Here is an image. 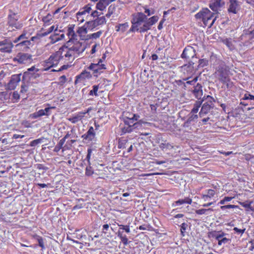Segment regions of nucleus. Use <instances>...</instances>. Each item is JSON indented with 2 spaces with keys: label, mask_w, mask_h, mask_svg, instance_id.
<instances>
[{
  "label": "nucleus",
  "mask_w": 254,
  "mask_h": 254,
  "mask_svg": "<svg viewBox=\"0 0 254 254\" xmlns=\"http://www.w3.org/2000/svg\"><path fill=\"white\" fill-rule=\"evenodd\" d=\"M14 61L21 64L30 63L32 61V56L27 53H19L14 58Z\"/></svg>",
  "instance_id": "7"
},
{
  "label": "nucleus",
  "mask_w": 254,
  "mask_h": 254,
  "mask_svg": "<svg viewBox=\"0 0 254 254\" xmlns=\"http://www.w3.org/2000/svg\"><path fill=\"white\" fill-rule=\"evenodd\" d=\"M208 64V60L206 59L198 60V64L197 65V70L200 68L204 67Z\"/></svg>",
  "instance_id": "25"
},
{
  "label": "nucleus",
  "mask_w": 254,
  "mask_h": 254,
  "mask_svg": "<svg viewBox=\"0 0 254 254\" xmlns=\"http://www.w3.org/2000/svg\"><path fill=\"white\" fill-rule=\"evenodd\" d=\"M93 171L91 166H88L86 168L85 174L86 176H90L93 174Z\"/></svg>",
  "instance_id": "49"
},
{
  "label": "nucleus",
  "mask_w": 254,
  "mask_h": 254,
  "mask_svg": "<svg viewBox=\"0 0 254 254\" xmlns=\"http://www.w3.org/2000/svg\"><path fill=\"white\" fill-rule=\"evenodd\" d=\"M108 0H100L96 4V8L101 11L104 10L107 6Z\"/></svg>",
  "instance_id": "20"
},
{
  "label": "nucleus",
  "mask_w": 254,
  "mask_h": 254,
  "mask_svg": "<svg viewBox=\"0 0 254 254\" xmlns=\"http://www.w3.org/2000/svg\"><path fill=\"white\" fill-rule=\"evenodd\" d=\"M188 224L185 222L183 223L180 226L181 234L183 236H185V233L188 228Z\"/></svg>",
  "instance_id": "44"
},
{
  "label": "nucleus",
  "mask_w": 254,
  "mask_h": 254,
  "mask_svg": "<svg viewBox=\"0 0 254 254\" xmlns=\"http://www.w3.org/2000/svg\"><path fill=\"white\" fill-rule=\"evenodd\" d=\"M128 26V24L127 22L123 24H119L118 26H116V28H117L116 31H121L122 32H124L126 31Z\"/></svg>",
  "instance_id": "27"
},
{
  "label": "nucleus",
  "mask_w": 254,
  "mask_h": 254,
  "mask_svg": "<svg viewBox=\"0 0 254 254\" xmlns=\"http://www.w3.org/2000/svg\"><path fill=\"white\" fill-rule=\"evenodd\" d=\"M19 16L16 13L12 12L10 10V13L8 16V23L9 26L15 27L16 29H20L22 27V24L17 22Z\"/></svg>",
  "instance_id": "5"
},
{
  "label": "nucleus",
  "mask_w": 254,
  "mask_h": 254,
  "mask_svg": "<svg viewBox=\"0 0 254 254\" xmlns=\"http://www.w3.org/2000/svg\"><path fill=\"white\" fill-rule=\"evenodd\" d=\"M66 77L64 75L61 76L59 78L60 81H59V84H60L61 85H63L66 82Z\"/></svg>",
  "instance_id": "55"
},
{
  "label": "nucleus",
  "mask_w": 254,
  "mask_h": 254,
  "mask_svg": "<svg viewBox=\"0 0 254 254\" xmlns=\"http://www.w3.org/2000/svg\"><path fill=\"white\" fill-rule=\"evenodd\" d=\"M252 203V202H250L249 203H243L242 204V205H243V207H244L245 208H249V209H250L252 211H254V208L251 206Z\"/></svg>",
  "instance_id": "56"
},
{
  "label": "nucleus",
  "mask_w": 254,
  "mask_h": 254,
  "mask_svg": "<svg viewBox=\"0 0 254 254\" xmlns=\"http://www.w3.org/2000/svg\"><path fill=\"white\" fill-rule=\"evenodd\" d=\"M213 211V209L212 208H208V209H200L196 210L195 212L196 214L198 215H202L203 214H205L206 211Z\"/></svg>",
  "instance_id": "42"
},
{
  "label": "nucleus",
  "mask_w": 254,
  "mask_h": 254,
  "mask_svg": "<svg viewBox=\"0 0 254 254\" xmlns=\"http://www.w3.org/2000/svg\"><path fill=\"white\" fill-rule=\"evenodd\" d=\"M205 11L204 10V8H203L202 10L198 12L195 15V17L197 19H202V21H203L204 16L205 14Z\"/></svg>",
  "instance_id": "35"
},
{
  "label": "nucleus",
  "mask_w": 254,
  "mask_h": 254,
  "mask_svg": "<svg viewBox=\"0 0 254 254\" xmlns=\"http://www.w3.org/2000/svg\"><path fill=\"white\" fill-rule=\"evenodd\" d=\"M192 92L195 98L198 99H200L202 96V86L201 84L197 83L196 85L194 86Z\"/></svg>",
  "instance_id": "17"
},
{
  "label": "nucleus",
  "mask_w": 254,
  "mask_h": 254,
  "mask_svg": "<svg viewBox=\"0 0 254 254\" xmlns=\"http://www.w3.org/2000/svg\"><path fill=\"white\" fill-rule=\"evenodd\" d=\"M38 245L42 248V249H45L43 239L42 237H39L38 238Z\"/></svg>",
  "instance_id": "53"
},
{
  "label": "nucleus",
  "mask_w": 254,
  "mask_h": 254,
  "mask_svg": "<svg viewBox=\"0 0 254 254\" xmlns=\"http://www.w3.org/2000/svg\"><path fill=\"white\" fill-rule=\"evenodd\" d=\"M39 71L35 66H33L27 69V70L23 73L22 82H30L32 79H36L40 77V74L38 73Z\"/></svg>",
  "instance_id": "3"
},
{
  "label": "nucleus",
  "mask_w": 254,
  "mask_h": 254,
  "mask_svg": "<svg viewBox=\"0 0 254 254\" xmlns=\"http://www.w3.org/2000/svg\"><path fill=\"white\" fill-rule=\"evenodd\" d=\"M74 25H71L68 27L67 29V35L68 36H71V38L66 43V44L68 45V44L72 41V39L74 38V37L76 36L74 31Z\"/></svg>",
  "instance_id": "19"
},
{
  "label": "nucleus",
  "mask_w": 254,
  "mask_h": 254,
  "mask_svg": "<svg viewBox=\"0 0 254 254\" xmlns=\"http://www.w3.org/2000/svg\"><path fill=\"white\" fill-rule=\"evenodd\" d=\"M87 29H88V25L85 24L81 27H79L78 30H77V33L79 34H81L82 33L86 34L87 33Z\"/></svg>",
  "instance_id": "34"
},
{
  "label": "nucleus",
  "mask_w": 254,
  "mask_h": 254,
  "mask_svg": "<svg viewBox=\"0 0 254 254\" xmlns=\"http://www.w3.org/2000/svg\"><path fill=\"white\" fill-rule=\"evenodd\" d=\"M225 2L222 0H211L209 2V7L215 12H218V11L223 7Z\"/></svg>",
  "instance_id": "12"
},
{
  "label": "nucleus",
  "mask_w": 254,
  "mask_h": 254,
  "mask_svg": "<svg viewBox=\"0 0 254 254\" xmlns=\"http://www.w3.org/2000/svg\"><path fill=\"white\" fill-rule=\"evenodd\" d=\"M52 15L48 14L46 16H44L42 20L44 23H48L52 19Z\"/></svg>",
  "instance_id": "52"
},
{
  "label": "nucleus",
  "mask_w": 254,
  "mask_h": 254,
  "mask_svg": "<svg viewBox=\"0 0 254 254\" xmlns=\"http://www.w3.org/2000/svg\"><path fill=\"white\" fill-rule=\"evenodd\" d=\"M91 77L92 75L89 71H87L85 70H83L80 74L76 76L75 84H76L77 82L84 80L85 78L89 79L91 78Z\"/></svg>",
  "instance_id": "16"
},
{
  "label": "nucleus",
  "mask_w": 254,
  "mask_h": 254,
  "mask_svg": "<svg viewBox=\"0 0 254 254\" xmlns=\"http://www.w3.org/2000/svg\"><path fill=\"white\" fill-rule=\"evenodd\" d=\"M127 143V139H120L119 140L118 147L119 148H125Z\"/></svg>",
  "instance_id": "36"
},
{
  "label": "nucleus",
  "mask_w": 254,
  "mask_h": 254,
  "mask_svg": "<svg viewBox=\"0 0 254 254\" xmlns=\"http://www.w3.org/2000/svg\"><path fill=\"white\" fill-rule=\"evenodd\" d=\"M91 153H92V149H90V148H88V150H87V156H86V159L87 160L88 163L89 165L90 164V156H91Z\"/></svg>",
  "instance_id": "60"
},
{
  "label": "nucleus",
  "mask_w": 254,
  "mask_h": 254,
  "mask_svg": "<svg viewBox=\"0 0 254 254\" xmlns=\"http://www.w3.org/2000/svg\"><path fill=\"white\" fill-rule=\"evenodd\" d=\"M148 124L147 122H144L142 120H140L138 121L135 122L134 124H133L132 126L134 129H139L142 127V125H145Z\"/></svg>",
  "instance_id": "29"
},
{
  "label": "nucleus",
  "mask_w": 254,
  "mask_h": 254,
  "mask_svg": "<svg viewBox=\"0 0 254 254\" xmlns=\"http://www.w3.org/2000/svg\"><path fill=\"white\" fill-rule=\"evenodd\" d=\"M243 100H254V96L250 94L246 93L245 94L244 97L242 98Z\"/></svg>",
  "instance_id": "50"
},
{
  "label": "nucleus",
  "mask_w": 254,
  "mask_h": 254,
  "mask_svg": "<svg viewBox=\"0 0 254 254\" xmlns=\"http://www.w3.org/2000/svg\"><path fill=\"white\" fill-rule=\"evenodd\" d=\"M233 230L237 234L242 235L245 232L246 229L244 228L243 229H240L238 228L237 227H234Z\"/></svg>",
  "instance_id": "59"
},
{
  "label": "nucleus",
  "mask_w": 254,
  "mask_h": 254,
  "mask_svg": "<svg viewBox=\"0 0 254 254\" xmlns=\"http://www.w3.org/2000/svg\"><path fill=\"white\" fill-rule=\"evenodd\" d=\"M102 34V31H99L96 33H94L90 35H88L87 36L88 37L89 39H97L99 38Z\"/></svg>",
  "instance_id": "37"
},
{
  "label": "nucleus",
  "mask_w": 254,
  "mask_h": 254,
  "mask_svg": "<svg viewBox=\"0 0 254 254\" xmlns=\"http://www.w3.org/2000/svg\"><path fill=\"white\" fill-rule=\"evenodd\" d=\"M21 73L12 75L7 85L6 88L10 90H14L21 80Z\"/></svg>",
  "instance_id": "10"
},
{
  "label": "nucleus",
  "mask_w": 254,
  "mask_h": 254,
  "mask_svg": "<svg viewBox=\"0 0 254 254\" xmlns=\"http://www.w3.org/2000/svg\"><path fill=\"white\" fill-rule=\"evenodd\" d=\"M210 234L212 235V237L215 238L218 242H219V240H221L223 238V237L221 236L220 235H219L216 231L210 232Z\"/></svg>",
  "instance_id": "41"
},
{
  "label": "nucleus",
  "mask_w": 254,
  "mask_h": 254,
  "mask_svg": "<svg viewBox=\"0 0 254 254\" xmlns=\"http://www.w3.org/2000/svg\"><path fill=\"white\" fill-rule=\"evenodd\" d=\"M231 242V239L227 238L226 237L222 238L221 240H219L218 242V245L219 246L222 245L223 244H225L227 243H229Z\"/></svg>",
  "instance_id": "43"
},
{
  "label": "nucleus",
  "mask_w": 254,
  "mask_h": 254,
  "mask_svg": "<svg viewBox=\"0 0 254 254\" xmlns=\"http://www.w3.org/2000/svg\"><path fill=\"white\" fill-rule=\"evenodd\" d=\"M2 98H3L5 100L8 99V94L6 91L1 92L0 93V98L1 99Z\"/></svg>",
  "instance_id": "61"
},
{
  "label": "nucleus",
  "mask_w": 254,
  "mask_h": 254,
  "mask_svg": "<svg viewBox=\"0 0 254 254\" xmlns=\"http://www.w3.org/2000/svg\"><path fill=\"white\" fill-rule=\"evenodd\" d=\"M120 239L124 245L126 246L128 244V239L125 235Z\"/></svg>",
  "instance_id": "57"
},
{
  "label": "nucleus",
  "mask_w": 254,
  "mask_h": 254,
  "mask_svg": "<svg viewBox=\"0 0 254 254\" xmlns=\"http://www.w3.org/2000/svg\"><path fill=\"white\" fill-rule=\"evenodd\" d=\"M160 148L163 151L170 150L174 148V146L169 143H162L159 145Z\"/></svg>",
  "instance_id": "24"
},
{
  "label": "nucleus",
  "mask_w": 254,
  "mask_h": 254,
  "mask_svg": "<svg viewBox=\"0 0 254 254\" xmlns=\"http://www.w3.org/2000/svg\"><path fill=\"white\" fill-rule=\"evenodd\" d=\"M31 44L30 41L29 40H23V41L20 42L19 43L17 44L16 46L18 47L19 46H26V48H28V46L30 45Z\"/></svg>",
  "instance_id": "48"
},
{
  "label": "nucleus",
  "mask_w": 254,
  "mask_h": 254,
  "mask_svg": "<svg viewBox=\"0 0 254 254\" xmlns=\"http://www.w3.org/2000/svg\"><path fill=\"white\" fill-rule=\"evenodd\" d=\"M159 17L157 15L148 18L143 12H137L131 15V26L129 31L137 32L140 33H145L151 29V26L158 20Z\"/></svg>",
  "instance_id": "1"
},
{
  "label": "nucleus",
  "mask_w": 254,
  "mask_h": 254,
  "mask_svg": "<svg viewBox=\"0 0 254 254\" xmlns=\"http://www.w3.org/2000/svg\"><path fill=\"white\" fill-rule=\"evenodd\" d=\"M198 118L197 115L190 112L189 115V118L184 123V127H189L190 125L194 124L196 119Z\"/></svg>",
  "instance_id": "18"
},
{
  "label": "nucleus",
  "mask_w": 254,
  "mask_h": 254,
  "mask_svg": "<svg viewBox=\"0 0 254 254\" xmlns=\"http://www.w3.org/2000/svg\"><path fill=\"white\" fill-rule=\"evenodd\" d=\"M82 46V43L78 42L76 44H75L71 48H68L69 51H74L79 54V51L80 47Z\"/></svg>",
  "instance_id": "23"
},
{
  "label": "nucleus",
  "mask_w": 254,
  "mask_h": 254,
  "mask_svg": "<svg viewBox=\"0 0 254 254\" xmlns=\"http://www.w3.org/2000/svg\"><path fill=\"white\" fill-rule=\"evenodd\" d=\"M106 20L105 16H102L100 17H97L96 19L94 20L87 21L85 23V24L88 25V29L92 31L97 26L103 25L106 23Z\"/></svg>",
  "instance_id": "6"
},
{
  "label": "nucleus",
  "mask_w": 254,
  "mask_h": 254,
  "mask_svg": "<svg viewBox=\"0 0 254 254\" xmlns=\"http://www.w3.org/2000/svg\"><path fill=\"white\" fill-rule=\"evenodd\" d=\"M126 126L122 128V132L123 133H129L134 130L132 125L131 126L125 125Z\"/></svg>",
  "instance_id": "30"
},
{
  "label": "nucleus",
  "mask_w": 254,
  "mask_h": 254,
  "mask_svg": "<svg viewBox=\"0 0 254 254\" xmlns=\"http://www.w3.org/2000/svg\"><path fill=\"white\" fill-rule=\"evenodd\" d=\"M93 89L90 91L89 92V95H93L97 96L98 95L97 94V91L98 90V85H94L93 87Z\"/></svg>",
  "instance_id": "40"
},
{
  "label": "nucleus",
  "mask_w": 254,
  "mask_h": 254,
  "mask_svg": "<svg viewBox=\"0 0 254 254\" xmlns=\"http://www.w3.org/2000/svg\"><path fill=\"white\" fill-rule=\"evenodd\" d=\"M64 139H61L59 142L58 143V144L55 146L54 148V151L55 152H58L60 150L61 148H62L64 144Z\"/></svg>",
  "instance_id": "33"
},
{
  "label": "nucleus",
  "mask_w": 254,
  "mask_h": 254,
  "mask_svg": "<svg viewBox=\"0 0 254 254\" xmlns=\"http://www.w3.org/2000/svg\"><path fill=\"white\" fill-rule=\"evenodd\" d=\"M155 11L152 8L149 9V8H145L144 13L147 14L146 15L147 16V17L149 16L154 14L155 13Z\"/></svg>",
  "instance_id": "47"
},
{
  "label": "nucleus",
  "mask_w": 254,
  "mask_h": 254,
  "mask_svg": "<svg viewBox=\"0 0 254 254\" xmlns=\"http://www.w3.org/2000/svg\"><path fill=\"white\" fill-rule=\"evenodd\" d=\"M98 64V66L96 67V68H97V69H98V70L99 71H102L101 70L102 69H106V65L104 64Z\"/></svg>",
  "instance_id": "64"
},
{
  "label": "nucleus",
  "mask_w": 254,
  "mask_h": 254,
  "mask_svg": "<svg viewBox=\"0 0 254 254\" xmlns=\"http://www.w3.org/2000/svg\"><path fill=\"white\" fill-rule=\"evenodd\" d=\"M44 139V137H42L41 138L35 139L30 143V146L32 147L36 146L38 144L41 143Z\"/></svg>",
  "instance_id": "32"
},
{
  "label": "nucleus",
  "mask_w": 254,
  "mask_h": 254,
  "mask_svg": "<svg viewBox=\"0 0 254 254\" xmlns=\"http://www.w3.org/2000/svg\"><path fill=\"white\" fill-rule=\"evenodd\" d=\"M123 122L125 125L131 126L135 123V121L131 117L124 116L123 117Z\"/></svg>",
  "instance_id": "26"
},
{
  "label": "nucleus",
  "mask_w": 254,
  "mask_h": 254,
  "mask_svg": "<svg viewBox=\"0 0 254 254\" xmlns=\"http://www.w3.org/2000/svg\"><path fill=\"white\" fill-rule=\"evenodd\" d=\"M37 114L38 116L41 117L44 115H48V114H47L45 112V111L43 109L39 110L37 112Z\"/></svg>",
  "instance_id": "63"
},
{
  "label": "nucleus",
  "mask_w": 254,
  "mask_h": 254,
  "mask_svg": "<svg viewBox=\"0 0 254 254\" xmlns=\"http://www.w3.org/2000/svg\"><path fill=\"white\" fill-rule=\"evenodd\" d=\"M50 38L51 39V43H55L59 41V39L58 37H57V35H51Z\"/></svg>",
  "instance_id": "58"
},
{
  "label": "nucleus",
  "mask_w": 254,
  "mask_h": 254,
  "mask_svg": "<svg viewBox=\"0 0 254 254\" xmlns=\"http://www.w3.org/2000/svg\"><path fill=\"white\" fill-rule=\"evenodd\" d=\"M215 194V192L213 190L209 189L208 190L207 194H204L202 195V198L205 201H206L208 198L213 197Z\"/></svg>",
  "instance_id": "31"
},
{
  "label": "nucleus",
  "mask_w": 254,
  "mask_h": 254,
  "mask_svg": "<svg viewBox=\"0 0 254 254\" xmlns=\"http://www.w3.org/2000/svg\"><path fill=\"white\" fill-rule=\"evenodd\" d=\"M83 117V115H77L74 117H73L71 118H70L69 120L72 123H75L78 121L81 120Z\"/></svg>",
  "instance_id": "38"
},
{
  "label": "nucleus",
  "mask_w": 254,
  "mask_h": 254,
  "mask_svg": "<svg viewBox=\"0 0 254 254\" xmlns=\"http://www.w3.org/2000/svg\"><path fill=\"white\" fill-rule=\"evenodd\" d=\"M246 34L251 36V38H254V29L253 30H250V29H248L246 31Z\"/></svg>",
  "instance_id": "62"
},
{
  "label": "nucleus",
  "mask_w": 254,
  "mask_h": 254,
  "mask_svg": "<svg viewBox=\"0 0 254 254\" xmlns=\"http://www.w3.org/2000/svg\"><path fill=\"white\" fill-rule=\"evenodd\" d=\"M229 5L228 8L229 13L237 14L240 9V4L238 0H229Z\"/></svg>",
  "instance_id": "13"
},
{
  "label": "nucleus",
  "mask_w": 254,
  "mask_h": 254,
  "mask_svg": "<svg viewBox=\"0 0 254 254\" xmlns=\"http://www.w3.org/2000/svg\"><path fill=\"white\" fill-rule=\"evenodd\" d=\"M197 59L194 60L191 59V61L189 62L188 64H185L183 67L186 69L188 71L192 72L194 70H197V65H194L195 63L197 62Z\"/></svg>",
  "instance_id": "14"
},
{
  "label": "nucleus",
  "mask_w": 254,
  "mask_h": 254,
  "mask_svg": "<svg viewBox=\"0 0 254 254\" xmlns=\"http://www.w3.org/2000/svg\"><path fill=\"white\" fill-rule=\"evenodd\" d=\"M68 46L64 45L61 47L59 51L56 52L54 55H52L50 56V60L52 59H54V61L55 62V64H58L59 62L62 60L64 58L63 56V52L64 51L65 49H67Z\"/></svg>",
  "instance_id": "11"
},
{
  "label": "nucleus",
  "mask_w": 254,
  "mask_h": 254,
  "mask_svg": "<svg viewBox=\"0 0 254 254\" xmlns=\"http://www.w3.org/2000/svg\"><path fill=\"white\" fill-rule=\"evenodd\" d=\"M223 43L225 44L230 49H232L233 48V45L232 42L228 39H226L223 40Z\"/></svg>",
  "instance_id": "46"
},
{
  "label": "nucleus",
  "mask_w": 254,
  "mask_h": 254,
  "mask_svg": "<svg viewBox=\"0 0 254 254\" xmlns=\"http://www.w3.org/2000/svg\"><path fill=\"white\" fill-rule=\"evenodd\" d=\"M192 202L191 199L189 197H185L184 199H179L175 202L176 205H180L184 203L190 204Z\"/></svg>",
  "instance_id": "21"
},
{
  "label": "nucleus",
  "mask_w": 254,
  "mask_h": 254,
  "mask_svg": "<svg viewBox=\"0 0 254 254\" xmlns=\"http://www.w3.org/2000/svg\"><path fill=\"white\" fill-rule=\"evenodd\" d=\"M114 8H115V7L114 6H112V5H110L108 7V13L106 15V16L107 17L109 18L111 16V15L113 13V10H114Z\"/></svg>",
  "instance_id": "51"
},
{
  "label": "nucleus",
  "mask_w": 254,
  "mask_h": 254,
  "mask_svg": "<svg viewBox=\"0 0 254 254\" xmlns=\"http://www.w3.org/2000/svg\"><path fill=\"white\" fill-rule=\"evenodd\" d=\"M95 136V133L92 127H90L87 132L82 135V138L88 141H92Z\"/></svg>",
  "instance_id": "15"
},
{
  "label": "nucleus",
  "mask_w": 254,
  "mask_h": 254,
  "mask_svg": "<svg viewBox=\"0 0 254 254\" xmlns=\"http://www.w3.org/2000/svg\"><path fill=\"white\" fill-rule=\"evenodd\" d=\"M204 10L205 11V12L204 16L203 22L205 26H208V27H211L215 22V21L217 18V16H215V17L213 19L212 21L210 23L209 21L211 20L212 17L215 15H217L218 12L212 13L207 8H204Z\"/></svg>",
  "instance_id": "4"
},
{
  "label": "nucleus",
  "mask_w": 254,
  "mask_h": 254,
  "mask_svg": "<svg viewBox=\"0 0 254 254\" xmlns=\"http://www.w3.org/2000/svg\"><path fill=\"white\" fill-rule=\"evenodd\" d=\"M22 84L21 86V92L24 93L27 91V86L26 85V83H27V82H22Z\"/></svg>",
  "instance_id": "54"
},
{
  "label": "nucleus",
  "mask_w": 254,
  "mask_h": 254,
  "mask_svg": "<svg viewBox=\"0 0 254 254\" xmlns=\"http://www.w3.org/2000/svg\"><path fill=\"white\" fill-rule=\"evenodd\" d=\"M196 53L194 49L190 46L186 47L181 55V58L186 59H191L194 60L196 59L197 58L195 57Z\"/></svg>",
  "instance_id": "8"
},
{
  "label": "nucleus",
  "mask_w": 254,
  "mask_h": 254,
  "mask_svg": "<svg viewBox=\"0 0 254 254\" xmlns=\"http://www.w3.org/2000/svg\"><path fill=\"white\" fill-rule=\"evenodd\" d=\"M239 208L238 205H232V204H228L226 205H223L220 207V208L224 210L226 209H230V208Z\"/></svg>",
  "instance_id": "45"
},
{
  "label": "nucleus",
  "mask_w": 254,
  "mask_h": 254,
  "mask_svg": "<svg viewBox=\"0 0 254 254\" xmlns=\"http://www.w3.org/2000/svg\"><path fill=\"white\" fill-rule=\"evenodd\" d=\"M46 63H47V64H49V66L47 67L45 69L46 70L49 69L51 67H54V66L57 65V64H55V62L54 61V59H52V60H50V57L47 61Z\"/></svg>",
  "instance_id": "39"
},
{
  "label": "nucleus",
  "mask_w": 254,
  "mask_h": 254,
  "mask_svg": "<svg viewBox=\"0 0 254 254\" xmlns=\"http://www.w3.org/2000/svg\"><path fill=\"white\" fill-rule=\"evenodd\" d=\"M203 101V100H202V101H197L195 103L193 106V108L191 111V113L195 114L198 112V109L199 107L201 106Z\"/></svg>",
  "instance_id": "28"
},
{
  "label": "nucleus",
  "mask_w": 254,
  "mask_h": 254,
  "mask_svg": "<svg viewBox=\"0 0 254 254\" xmlns=\"http://www.w3.org/2000/svg\"><path fill=\"white\" fill-rule=\"evenodd\" d=\"M206 99L207 100V102L203 104L200 112H199L200 116L208 113L210 110L212 108V102L215 101L214 99L209 95L207 96Z\"/></svg>",
  "instance_id": "9"
},
{
  "label": "nucleus",
  "mask_w": 254,
  "mask_h": 254,
  "mask_svg": "<svg viewBox=\"0 0 254 254\" xmlns=\"http://www.w3.org/2000/svg\"><path fill=\"white\" fill-rule=\"evenodd\" d=\"M12 47V43L9 42L7 45L4 46L3 47L1 48L0 51L3 53H10Z\"/></svg>",
  "instance_id": "22"
},
{
  "label": "nucleus",
  "mask_w": 254,
  "mask_h": 254,
  "mask_svg": "<svg viewBox=\"0 0 254 254\" xmlns=\"http://www.w3.org/2000/svg\"><path fill=\"white\" fill-rule=\"evenodd\" d=\"M229 68L224 63L220 64L217 68V74L219 80L223 84L230 81L229 76Z\"/></svg>",
  "instance_id": "2"
}]
</instances>
